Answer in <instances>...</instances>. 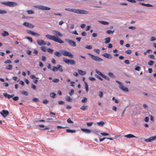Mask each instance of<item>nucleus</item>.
Wrapping results in <instances>:
<instances>
[{
  "mask_svg": "<svg viewBox=\"0 0 156 156\" xmlns=\"http://www.w3.org/2000/svg\"><path fill=\"white\" fill-rule=\"evenodd\" d=\"M65 10L78 14H86L88 13L87 11L78 9L68 8L65 9Z\"/></svg>",
  "mask_w": 156,
  "mask_h": 156,
  "instance_id": "nucleus-1",
  "label": "nucleus"
},
{
  "mask_svg": "<svg viewBox=\"0 0 156 156\" xmlns=\"http://www.w3.org/2000/svg\"><path fill=\"white\" fill-rule=\"evenodd\" d=\"M46 37L48 39L53 40L59 43L62 44L64 43V41H62L60 38L58 37H56L55 36L51 35L49 34L46 35Z\"/></svg>",
  "mask_w": 156,
  "mask_h": 156,
  "instance_id": "nucleus-2",
  "label": "nucleus"
},
{
  "mask_svg": "<svg viewBox=\"0 0 156 156\" xmlns=\"http://www.w3.org/2000/svg\"><path fill=\"white\" fill-rule=\"evenodd\" d=\"M1 3L2 4L10 7H13L17 6L18 5V3L16 2L11 1L1 2Z\"/></svg>",
  "mask_w": 156,
  "mask_h": 156,
  "instance_id": "nucleus-3",
  "label": "nucleus"
},
{
  "mask_svg": "<svg viewBox=\"0 0 156 156\" xmlns=\"http://www.w3.org/2000/svg\"><path fill=\"white\" fill-rule=\"evenodd\" d=\"M62 54L64 56L69 57L70 58H73V55L70 52H69L65 50H62L60 51Z\"/></svg>",
  "mask_w": 156,
  "mask_h": 156,
  "instance_id": "nucleus-4",
  "label": "nucleus"
},
{
  "mask_svg": "<svg viewBox=\"0 0 156 156\" xmlns=\"http://www.w3.org/2000/svg\"><path fill=\"white\" fill-rule=\"evenodd\" d=\"M115 81L117 83L119 84V87L121 90L126 92H127L129 91V90L128 88L127 87L123 86L122 85V83L118 80H116Z\"/></svg>",
  "mask_w": 156,
  "mask_h": 156,
  "instance_id": "nucleus-5",
  "label": "nucleus"
},
{
  "mask_svg": "<svg viewBox=\"0 0 156 156\" xmlns=\"http://www.w3.org/2000/svg\"><path fill=\"white\" fill-rule=\"evenodd\" d=\"M88 54L90 56L92 59L95 61L98 62H101L103 61V59L99 57L95 56L90 53H88Z\"/></svg>",
  "mask_w": 156,
  "mask_h": 156,
  "instance_id": "nucleus-6",
  "label": "nucleus"
},
{
  "mask_svg": "<svg viewBox=\"0 0 156 156\" xmlns=\"http://www.w3.org/2000/svg\"><path fill=\"white\" fill-rule=\"evenodd\" d=\"M33 6L34 8H37L43 10H48L50 9V8L49 7L41 5H33Z\"/></svg>",
  "mask_w": 156,
  "mask_h": 156,
  "instance_id": "nucleus-7",
  "label": "nucleus"
},
{
  "mask_svg": "<svg viewBox=\"0 0 156 156\" xmlns=\"http://www.w3.org/2000/svg\"><path fill=\"white\" fill-rule=\"evenodd\" d=\"M63 61L64 62L68 64L74 65L75 64V61L73 59H69L63 58Z\"/></svg>",
  "mask_w": 156,
  "mask_h": 156,
  "instance_id": "nucleus-8",
  "label": "nucleus"
},
{
  "mask_svg": "<svg viewBox=\"0 0 156 156\" xmlns=\"http://www.w3.org/2000/svg\"><path fill=\"white\" fill-rule=\"evenodd\" d=\"M51 70L54 72L58 70L60 72H62L63 70L62 68V66L60 65H58L56 67L53 66Z\"/></svg>",
  "mask_w": 156,
  "mask_h": 156,
  "instance_id": "nucleus-9",
  "label": "nucleus"
},
{
  "mask_svg": "<svg viewBox=\"0 0 156 156\" xmlns=\"http://www.w3.org/2000/svg\"><path fill=\"white\" fill-rule=\"evenodd\" d=\"M65 41L68 42L69 44L71 46L75 47L76 46V42L71 40H70L68 39H65Z\"/></svg>",
  "mask_w": 156,
  "mask_h": 156,
  "instance_id": "nucleus-10",
  "label": "nucleus"
},
{
  "mask_svg": "<svg viewBox=\"0 0 156 156\" xmlns=\"http://www.w3.org/2000/svg\"><path fill=\"white\" fill-rule=\"evenodd\" d=\"M0 113L3 117H5L9 114V112L7 110H3L2 112H0Z\"/></svg>",
  "mask_w": 156,
  "mask_h": 156,
  "instance_id": "nucleus-11",
  "label": "nucleus"
},
{
  "mask_svg": "<svg viewBox=\"0 0 156 156\" xmlns=\"http://www.w3.org/2000/svg\"><path fill=\"white\" fill-rule=\"evenodd\" d=\"M27 32L28 34L32 35H34L37 37L40 36V35L38 33L35 32L30 30H27Z\"/></svg>",
  "mask_w": 156,
  "mask_h": 156,
  "instance_id": "nucleus-12",
  "label": "nucleus"
},
{
  "mask_svg": "<svg viewBox=\"0 0 156 156\" xmlns=\"http://www.w3.org/2000/svg\"><path fill=\"white\" fill-rule=\"evenodd\" d=\"M155 139H156V136H151L149 138L145 139L144 140L146 142H151Z\"/></svg>",
  "mask_w": 156,
  "mask_h": 156,
  "instance_id": "nucleus-13",
  "label": "nucleus"
},
{
  "mask_svg": "<svg viewBox=\"0 0 156 156\" xmlns=\"http://www.w3.org/2000/svg\"><path fill=\"white\" fill-rule=\"evenodd\" d=\"M53 33L56 36L62 37V34H61L59 31L54 30L52 31Z\"/></svg>",
  "mask_w": 156,
  "mask_h": 156,
  "instance_id": "nucleus-14",
  "label": "nucleus"
},
{
  "mask_svg": "<svg viewBox=\"0 0 156 156\" xmlns=\"http://www.w3.org/2000/svg\"><path fill=\"white\" fill-rule=\"evenodd\" d=\"M102 56L106 58L109 59H112V55L109 54L105 53L104 54H102Z\"/></svg>",
  "mask_w": 156,
  "mask_h": 156,
  "instance_id": "nucleus-15",
  "label": "nucleus"
},
{
  "mask_svg": "<svg viewBox=\"0 0 156 156\" xmlns=\"http://www.w3.org/2000/svg\"><path fill=\"white\" fill-rule=\"evenodd\" d=\"M37 43L40 45H44L46 44L45 42L42 40H38L37 41Z\"/></svg>",
  "mask_w": 156,
  "mask_h": 156,
  "instance_id": "nucleus-16",
  "label": "nucleus"
},
{
  "mask_svg": "<svg viewBox=\"0 0 156 156\" xmlns=\"http://www.w3.org/2000/svg\"><path fill=\"white\" fill-rule=\"evenodd\" d=\"M81 129L83 132L87 133H91V131L88 129L81 128Z\"/></svg>",
  "mask_w": 156,
  "mask_h": 156,
  "instance_id": "nucleus-17",
  "label": "nucleus"
},
{
  "mask_svg": "<svg viewBox=\"0 0 156 156\" xmlns=\"http://www.w3.org/2000/svg\"><path fill=\"white\" fill-rule=\"evenodd\" d=\"M125 137H126L128 138H137L138 137L134 136L132 134H129L127 135H125L124 136Z\"/></svg>",
  "mask_w": 156,
  "mask_h": 156,
  "instance_id": "nucleus-18",
  "label": "nucleus"
},
{
  "mask_svg": "<svg viewBox=\"0 0 156 156\" xmlns=\"http://www.w3.org/2000/svg\"><path fill=\"white\" fill-rule=\"evenodd\" d=\"M54 55L58 57H60L62 56V54L60 52L56 51H55L54 53Z\"/></svg>",
  "mask_w": 156,
  "mask_h": 156,
  "instance_id": "nucleus-19",
  "label": "nucleus"
},
{
  "mask_svg": "<svg viewBox=\"0 0 156 156\" xmlns=\"http://www.w3.org/2000/svg\"><path fill=\"white\" fill-rule=\"evenodd\" d=\"M79 73L81 75L83 76L86 73V72L85 71H83L79 69L78 70Z\"/></svg>",
  "mask_w": 156,
  "mask_h": 156,
  "instance_id": "nucleus-20",
  "label": "nucleus"
},
{
  "mask_svg": "<svg viewBox=\"0 0 156 156\" xmlns=\"http://www.w3.org/2000/svg\"><path fill=\"white\" fill-rule=\"evenodd\" d=\"M65 99L66 101L71 102L72 101V99L69 96H66L65 98Z\"/></svg>",
  "mask_w": 156,
  "mask_h": 156,
  "instance_id": "nucleus-21",
  "label": "nucleus"
},
{
  "mask_svg": "<svg viewBox=\"0 0 156 156\" xmlns=\"http://www.w3.org/2000/svg\"><path fill=\"white\" fill-rule=\"evenodd\" d=\"M140 4L141 5H143V6H144L148 7H153V6L151 4H145V3H140Z\"/></svg>",
  "mask_w": 156,
  "mask_h": 156,
  "instance_id": "nucleus-22",
  "label": "nucleus"
},
{
  "mask_svg": "<svg viewBox=\"0 0 156 156\" xmlns=\"http://www.w3.org/2000/svg\"><path fill=\"white\" fill-rule=\"evenodd\" d=\"M105 43L106 44L110 42L111 41V38L110 37H108L107 38H106L105 39Z\"/></svg>",
  "mask_w": 156,
  "mask_h": 156,
  "instance_id": "nucleus-23",
  "label": "nucleus"
},
{
  "mask_svg": "<svg viewBox=\"0 0 156 156\" xmlns=\"http://www.w3.org/2000/svg\"><path fill=\"white\" fill-rule=\"evenodd\" d=\"M66 131L67 133H75L76 132L75 130H71L70 129H66Z\"/></svg>",
  "mask_w": 156,
  "mask_h": 156,
  "instance_id": "nucleus-24",
  "label": "nucleus"
},
{
  "mask_svg": "<svg viewBox=\"0 0 156 156\" xmlns=\"http://www.w3.org/2000/svg\"><path fill=\"white\" fill-rule=\"evenodd\" d=\"M2 35L3 37H5L6 36H8L9 35V34L8 32L4 31L2 33Z\"/></svg>",
  "mask_w": 156,
  "mask_h": 156,
  "instance_id": "nucleus-25",
  "label": "nucleus"
},
{
  "mask_svg": "<svg viewBox=\"0 0 156 156\" xmlns=\"http://www.w3.org/2000/svg\"><path fill=\"white\" fill-rule=\"evenodd\" d=\"M97 124L101 126H102L105 124V122L103 121H101L97 123Z\"/></svg>",
  "mask_w": 156,
  "mask_h": 156,
  "instance_id": "nucleus-26",
  "label": "nucleus"
},
{
  "mask_svg": "<svg viewBox=\"0 0 156 156\" xmlns=\"http://www.w3.org/2000/svg\"><path fill=\"white\" fill-rule=\"evenodd\" d=\"M88 106L87 105H83L80 108V109L84 111L86 110L87 109Z\"/></svg>",
  "mask_w": 156,
  "mask_h": 156,
  "instance_id": "nucleus-27",
  "label": "nucleus"
},
{
  "mask_svg": "<svg viewBox=\"0 0 156 156\" xmlns=\"http://www.w3.org/2000/svg\"><path fill=\"white\" fill-rule=\"evenodd\" d=\"M56 94L54 92H51L50 93V96L53 98H55V97Z\"/></svg>",
  "mask_w": 156,
  "mask_h": 156,
  "instance_id": "nucleus-28",
  "label": "nucleus"
},
{
  "mask_svg": "<svg viewBox=\"0 0 156 156\" xmlns=\"http://www.w3.org/2000/svg\"><path fill=\"white\" fill-rule=\"evenodd\" d=\"M12 66L11 65H9L5 67V69L8 70H11L12 69Z\"/></svg>",
  "mask_w": 156,
  "mask_h": 156,
  "instance_id": "nucleus-29",
  "label": "nucleus"
},
{
  "mask_svg": "<svg viewBox=\"0 0 156 156\" xmlns=\"http://www.w3.org/2000/svg\"><path fill=\"white\" fill-rule=\"evenodd\" d=\"M99 22L101 24L105 25H108L109 24V23L108 22L105 21H101Z\"/></svg>",
  "mask_w": 156,
  "mask_h": 156,
  "instance_id": "nucleus-30",
  "label": "nucleus"
},
{
  "mask_svg": "<svg viewBox=\"0 0 156 156\" xmlns=\"http://www.w3.org/2000/svg\"><path fill=\"white\" fill-rule=\"evenodd\" d=\"M96 73H97L99 75L101 76V77L103 76L104 74H102L101 72L98 71L97 69H95V70Z\"/></svg>",
  "mask_w": 156,
  "mask_h": 156,
  "instance_id": "nucleus-31",
  "label": "nucleus"
},
{
  "mask_svg": "<svg viewBox=\"0 0 156 156\" xmlns=\"http://www.w3.org/2000/svg\"><path fill=\"white\" fill-rule=\"evenodd\" d=\"M44 52H46L47 50V48L44 46H41L40 48Z\"/></svg>",
  "mask_w": 156,
  "mask_h": 156,
  "instance_id": "nucleus-32",
  "label": "nucleus"
},
{
  "mask_svg": "<svg viewBox=\"0 0 156 156\" xmlns=\"http://www.w3.org/2000/svg\"><path fill=\"white\" fill-rule=\"evenodd\" d=\"M115 31V30H107L106 31V33L108 34H113Z\"/></svg>",
  "mask_w": 156,
  "mask_h": 156,
  "instance_id": "nucleus-33",
  "label": "nucleus"
},
{
  "mask_svg": "<svg viewBox=\"0 0 156 156\" xmlns=\"http://www.w3.org/2000/svg\"><path fill=\"white\" fill-rule=\"evenodd\" d=\"M103 95V93L101 91H99L98 92V96L100 98H102Z\"/></svg>",
  "mask_w": 156,
  "mask_h": 156,
  "instance_id": "nucleus-34",
  "label": "nucleus"
},
{
  "mask_svg": "<svg viewBox=\"0 0 156 156\" xmlns=\"http://www.w3.org/2000/svg\"><path fill=\"white\" fill-rule=\"evenodd\" d=\"M47 51L50 54H52L53 53L54 50L50 48H48L47 49Z\"/></svg>",
  "mask_w": 156,
  "mask_h": 156,
  "instance_id": "nucleus-35",
  "label": "nucleus"
},
{
  "mask_svg": "<svg viewBox=\"0 0 156 156\" xmlns=\"http://www.w3.org/2000/svg\"><path fill=\"white\" fill-rule=\"evenodd\" d=\"M104 78L106 80L108 81H109L110 80V79L109 77L107 76H106L105 75L103 74L102 77Z\"/></svg>",
  "mask_w": 156,
  "mask_h": 156,
  "instance_id": "nucleus-36",
  "label": "nucleus"
},
{
  "mask_svg": "<svg viewBox=\"0 0 156 156\" xmlns=\"http://www.w3.org/2000/svg\"><path fill=\"white\" fill-rule=\"evenodd\" d=\"M7 13V12L6 10L0 9V14H6Z\"/></svg>",
  "mask_w": 156,
  "mask_h": 156,
  "instance_id": "nucleus-37",
  "label": "nucleus"
},
{
  "mask_svg": "<svg viewBox=\"0 0 156 156\" xmlns=\"http://www.w3.org/2000/svg\"><path fill=\"white\" fill-rule=\"evenodd\" d=\"M21 93L25 95L26 96H27L28 94L27 92L25 91H21Z\"/></svg>",
  "mask_w": 156,
  "mask_h": 156,
  "instance_id": "nucleus-38",
  "label": "nucleus"
},
{
  "mask_svg": "<svg viewBox=\"0 0 156 156\" xmlns=\"http://www.w3.org/2000/svg\"><path fill=\"white\" fill-rule=\"evenodd\" d=\"M84 84L85 85V88L87 92H88V84L86 82H84Z\"/></svg>",
  "mask_w": 156,
  "mask_h": 156,
  "instance_id": "nucleus-39",
  "label": "nucleus"
},
{
  "mask_svg": "<svg viewBox=\"0 0 156 156\" xmlns=\"http://www.w3.org/2000/svg\"><path fill=\"white\" fill-rule=\"evenodd\" d=\"M148 57L149 58L152 59L154 60L155 59L154 56L153 55H148Z\"/></svg>",
  "mask_w": 156,
  "mask_h": 156,
  "instance_id": "nucleus-40",
  "label": "nucleus"
},
{
  "mask_svg": "<svg viewBox=\"0 0 156 156\" xmlns=\"http://www.w3.org/2000/svg\"><path fill=\"white\" fill-rule=\"evenodd\" d=\"M108 75L109 76L112 78H115V77L112 73L109 72L108 73Z\"/></svg>",
  "mask_w": 156,
  "mask_h": 156,
  "instance_id": "nucleus-41",
  "label": "nucleus"
},
{
  "mask_svg": "<svg viewBox=\"0 0 156 156\" xmlns=\"http://www.w3.org/2000/svg\"><path fill=\"white\" fill-rule=\"evenodd\" d=\"M154 63V62L152 60H150L148 62V64L150 66H152Z\"/></svg>",
  "mask_w": 156,
  "mask_h": 156,
  "instance_id": "nucleus-42",
  "label": "nucleus"
},
{
  "mask_svg": "<svg viewBox=\"0 0 156 156\" xmlns=\"http://www.w3.org/2000/svg\"><path fill=\"white\" fill-rule=\"evenodd\" d=\"M52 81L53 82L57 83L59 82V80L58 79L55 78L53 79Z\"/></svg>",
  "mask_w": 156,
  "mask_h": 156,
  "instance_id": "nucleus-43",
  "label": "nucleus"
},
{
  "mask_svg": "<svg viewBox=\"0 0 156 156\" xmlns=\"http://www.w3.org/2000/svg\"><path fill=\"white\" fill-rule=\"evenodd\" d=\"M27 13L28 14H32L34 13V11L32 10H28L27 11Z\"/></svg>",
  "mask_w": 156,
  "mask_h": 156,
  "instance_id": "nucleus-44",
  "label": "nucleus"
},
{
  "mask_svg": "<svg viewBox=\"0 0 156 156\" xmlns=\"http://www.w3.org/2000/svg\"><path fill=\"white\" fill-rule=\"evenodd\" d=\"M85 47L86 48L89 49H90L92 48V46L91 45H86L85 46Z\"/></svg>",
  "mask_w": 156,
  "mask_h": 156,
  "instance_id": "nucleus-45",
  "label": "nucleus"
},
{
  "mask_svg": "<svg viewBox=\"0 0 156 156\" xmlns=\"http://www.w3.org/2000/svg\"><path fill=\"white\" fill-rule=\"evenodd\" d=\"M87 100V98L85 97H83L81 101L82 103H85Z\"/></svg>",
  "mask_w": 156,
  "mask_h": 156,
  "instance_id": "nucleus-46",
  "label": "nucleus"
},
{
  "mask_svg": "<svg viewBox=\"0 0 156 156\" xmlns=\"http://www.w3.org/2000/svg\"><path fill=\"white\" fill-rule=\"evenodd\" d=\"M33 101L35 102H38L39 100L37 98H32Z\"/></svg>",
  "mask_w": 156,
  "mask_h": 156,
  "instance_id": "nucleus-47",
  "label": "nucleus"
},
{
  "mask_svg": "<svg viewBox=\"0 0 156 156\" xmlns=\"http://www.w3.org/2000/svg\"><path fill=\"white\" fill-rule=\"evenodd\" d=\"M25 38H26L28 39L29 41L31 42H33L32 39L31 37L28 36H26Z\"/></svg>",
  "mask_w": 156,
  "mask_h": 156,
  "instance_id": "nucleus-48",
  "label": "nucleus"
},
{
  "mask_svg": "<svg viewBox=\"0 0 156 156\" xmlns=\"http://www.w3.org/2000/svg\"><path fill=\"white\" fill-rule=\"evenodd\" d=\"M57 128L58 129H64V128H68L67 126H65V127H62L60 126H58L57 127Z\"/></svg>",
  "mask_w": 156,
  "mask_h": 156,
  "instance_id": "nucleus-49",
  "label": "nucleus"
},
{
  "mask_svg": "<svg viewBox=\"0 0 156 156\" xmlns=\"http://www.w3.org/2000/svg\"><path fill=\"white\" fill-rule=\"evenodd\" d=\"M19 98L18 97L15 96L14 97H13L12 99L13 100L15 101H17L19 100Z\"/></svg>",
  "mask_w": 156,
  "mask_h": 156,
  "instance_id": "nucleus-50",
  "label": "nucleus"
},
{
  "mask_svg": "<svg viewBox=\"0 0 156 156\" xmlns=\"http://www.w3.org/2000/svg\"><path fill=\"white\" fill-rule=\"evenodd\" d=\"M43 103L44 104H48V101L46 99H45L43 100Z\"/></svg>",
  "mask_w": 156,
  "mask_h": 156,
  "instance_id": "nucleus-51",
  "label": "nucleus"
},
{
  "mask_svg": "<svg viewBox=\"0 0 156 156\" xmlns=\"http://www.w3.org/2000/svg\"><path fill=\"white\" fill-rule=\"evenodd\" d=\"M74 91L73 89H71L70 90V91L69 92V93L70 96H71L74 93Z\"/></svg>",
  "mask_w": 156,
  "mask_h": 156,
  "instance_id": "nucleus-52",
  "label": "nucleus"
},
{
  "mask_svg": "<svg viewBox=\"0 0 156 156\" xmlns=\"http://www.w3.org/2000/svg\"><path fill=\"white\" fill-rule=\"evenodd\" d=\"M95 76H96V77L98 79H99L101 80L102 81L103 80V79L100 76L98 75H97V74H96L95 75Z\"/></svg>",
  "mask_w": 156,
  "mask_h": 156,
  "instance_id": "nucleus-53",
  "label": "nucleus"
},
{
  "mask_svg": "<svg viewBox=\"0 0 156 156\" xmlns=\"http://www.w3.org/2000/svg\"><path fill=\"white\" fill-rule=\"evenodd\" d=\"M135 70L138 71H140V70L141 68L140 66H137L135 68Z\"/></svg>",
  "mask_w": 156,
  "mask_h": 156,
  "instance_id": "nucleus-54",
  "label": "nucleus"
},
{
  "mask_svg": "<svg viewBox=\"0 0 156 156\" xmlns=\"http://www.w3.org/2000/svg\"><path fill=\"white\" fill-rule=\"evenodd\" d=\"M67 121L69 123H73V121H71L70 119L69 118L67 119Z\"/></svg>",
  "mask_w": 156,
  "mask_h": 156,
  "instance_id": "nucleus-55",
  "label": "nucleus"
},
{
  "mask_svg": "<svg viewBox=\"0 0 156 156\" xmlns=\"http://www.w3.org/2000/svg\"><path fill=\"white\" fill-rule=\"evenodd\" d=\"M31 88L34 90H36V87L35 85H34L33 83H31Z\"/></svg>",
  "mask_w": 156,
  "mask_h": 156,
  "instance_id": "nucleus-56",
  "label": "nucleus"
},
{
  "mask_svg": "<svg viewBox=\"0 0 156 156\" xmlns=\"http://www.w3.org/2000/svg\"><path fill=\"white\" fill-rule=\"evenodd\" d=\"M112 100L113 101H114L115 103H117V104L119 103V101H118V100L117 99H115V98L114 97H113L112 98Z\"/></svg>",
  "mask_w": 156,
  "mask_h": 156,
  "instance_id": "nucleus-57",
  "label": "nucleus"
},
{
  "mask_svg": "<svg viewBox=\"0 0 156 156\" xmlns=\"http://www.w3.org/2000/svg\"><path fill=\"white\" fill-rule=\"evenodd\" d=\"M27 53L29 55H30L31 54V51L29 50H28L27 51Z\"/></svg>",
  "mask_w": 156,
  "mask_h": 156,
  "instance_id": "nucleus-58",
  "label": "nucleus"
},
{
  "mask_svg": "<svg viewBox=\"0 0 156 156\" xmlns=\"http://www.w3.org/2000/svg\"><path fill=\"white\" fill-rule=\"evenodd\" d=\"M89 79L90 80L92 81H95L96 80L94 78L92 77H90L89 78Z\"/></svg>",
  "mask_w": 156,
  "mask_h": 156,
  "instance_id": "nucleus-59",
  "label": "nucleus"
},
{
  "mask_svg": "<svg viewBox=\"0 0 156 156\" xmlns=\"http://www.w3.org/2000/svg\"><path fill=\"white\" fill-rule=\"evenodd\" d=\"M14 96V94H12L11 95L8 94L7 96V98L8 99H10V98L13 97Z\"/></svg>",
  "mask_w": 156,
  "mask_h": 156,
  "instance_id": "nucleus-60",
  "label": "nucleus"
},
{
  "mask_svg": "<svg viewBox=\"0 0 156 156\" xmlns=\"http://www.w3.org/2000/svg\"><path fill=\"white\" fill-rule=\"evenodd\" d=\"M23 25H24V26H25L26 27H28L29 25V23L28 22H25L23 23Z\"/></svg>",
  "mask_w": 156,
  "mask_h": 156,
  "instance_id": "nucleus-61",
  "label": "nucleus"
},
{
  "mask_svg": "<svg viewBox=\"0 0 156 156\" xmlns=\"http://www.w3.org/2000/svg\"><path fill=\"white\" fill-rule=\"evenodd\" d=\"M94 51L95 52L98 54H99L100 51L99 49H94Z\"/></svg>",
  "mask_w": 156,
  "mask_h": 156,
  "instance_id": "nucleus-62",
  "label": "nucleus"
},
{
  "mask_svg": "<svg viewBox=\"0 0 156 156\" xmlns=\"http://www.w3.org/2000/svg\"><path fill=\"white\" fill-rule=\"evenodd\" d=\"M39 65L41 67H43L44 66L43 64L41 61L39 62Z\"/></svg>",
  "mask_w": 156,
  "mask_h": 156,
  "instance_id": "nucleus-63",
  "label": "nucleus"
},
{
  "mask_svg": "<svg viewBox=\"0 0 156 156\" xmlns=\"http://www.w3.org/2000/svg\"><path fill=\"white\" fill-rule=\"evenodd\" d=\"M11 61L10 60H7L4 62L5 63H11Z\"/></svg>",
  "mask_w": 156,
  "mask_h": 156,
  "instance_id": "nucleus-64",
  "label": "nucleus"
}]
</instances>
